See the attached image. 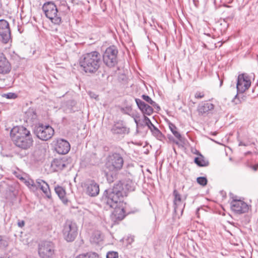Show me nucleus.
Here are the masks:
<instances>
[{
  "mask_svg": "<svg viewBox=\"0 0 258 258\" xmlns=\"http://www.w3.org/2000/svg\"><path fill=\"white\" fill-rule=\"evenodd\" d=\"M134 183L130 180H120L114 184L112 188L106 189L103 195V200L110 207L114 209L111 218L114 222L122 220L125 216L123 206V198L128 191L135 190Z\"/></svg>",
  "mask_w": 258,
  "mask_h": 258,
  "instance_id": "1",
  "label": "nucleus"
},
{
  "mask_svg": "<svg viewBox=\"0 0 258 258\" xmlns=\"http://www.w3.org/2000/svg\"><path fill=\"white\" fill-rule=\"evenodd\" d=\"M10 136L14 144L22 149H28L33 145L30 132L23 126L14 127L11 131Z\"/></svg>",
  "mask_w": 258,
  "mask_h": 258,
  "instance_id": "2",
  "label": "nucleus"
},
{
  "mask_svg": "<svg viewBox=\"0 0 258 258\" xmlns=\"http://www.w3.org/2000/svg\"><path fill=\"white\" fill-rule=\"evenodd\" d=\"M102 64L101 55L97 51H93L82 55L79 59V64L86 73L95 74Z\"/></svg>",
  "mask_w": 258,
  "mask_h": 258,
  "instance_id": "3",
  "label": "nucleus"
},
{
  "mask_svg": "<svg viewBox=\"0 0 258 258\" xmlns=\"http://www.w3.org/2000/svg\"><path fill=\"white\" fill-rule=\"evenodd\" d=\"M42 10L46 17L51 20L54 24L58 25L61 23V19L56 5L52 2L45 3L43 7Z\"/></svg>",
  "mask_w": 258,
  "mask_h": 258,
  "instance_id": "4",
  "label": "nucleus"
},
{
  "mask_svg": "<svg viewBox=\"0 0 258 258\" xmlns=\"http://www.w3.org/2000/svg\"><path fill=\"white\" fill-rule=\"evenodd\" d=\"M62 234L68 242H72L78 235V227L76 223L67 220L63 226Z\"/></svg>",
  "mask_w": 258,
  "mask_h": 258,
  "instance_id": "5",
  "label": "nucleus"
},
{
  "mask_svg": "<svg viewBox=\"0 0 258 258\" xmlns=\"http://www.w3.org/2000/svg\"><path fill=\"white\" fill-rule=\"evenodd\" d=\"M123 163L121 155L119 153H113L108 156L106 165L109 170L116 171L122 168Z\"/></svg>",
  "mask_w": 258,
  "mask_h": 258,
  "instance_id": "6",
  "label": "nucleus"
},
{
  "mask_svg": "<svg viewBox=\"0 0 258 258\" xmlns=\"http://www.w3.org/2000/svg\"><path fill=\"white\" fill-rule=\"evenodd\" d=\"M55 253L54 244L50 241H43L38 244V254L41 258H53Z\"/></svg>",
  "mask_w": 258,
  "mask_h": 258,
  "instance_id": "7",
  "label": "nucleus"
},
{
  "mask_svg": "<svg viewBox=\"0 0 258 258\" xmlns=\"http://www.w3.org/2000/svg\"><path fill=\"white\" fill-rule=\"evenodd\" d=\"M118 50L115 46L106 48L103 55L104 63L108 67L112 68L117 63Z\"/></svg>",
  "mask_w": 258,
  "mask_h": 258,
  "instance_id": "8",
  "label": "nucleus"
},
{
  "mask_svg": "<svg viewBox=\"0 0 258 258\" xmlns=\"http://www.w3.org/2000/svg\"><path fill=\"white\" fill-rule=\"evenodd\" d=\"M34 133L39 139L42 141H47L52 137L54 131L49 125H44L41 124L35 127Z\"/></svg>",
  "mask_w": 258,
  "mask_h": 258,
  "instance_id": "9",
  "label": "nucleus"
},
{
  "mask_svg": "<svg viewBox=\"0 0 258 258\" xmlns=\"http://www.w3.org/2000/svg\"><path fill=\"white\" fill-rule=\"evenodd\" d=\"M230 202V208L236 214H241L248 211L249 206L244 201L238 199L237 196L233 197Z\"/></svg>",
  "mask_w": 258,
  "mask_h": 258,
  "instance_id": "10",
  "label": "nucleus"
},
{
  "mask_svg": "<svg viewBox=\"0 0 258 258\" xmlns=\"http://www.w3.org/2000/svg\"><path fill=\"white\" fill-rule=\"evenodd\" d=\"M251 85L250 79L246 74H240L238 76L236 88L238 93H243Z\"/></svg>",
  "mask_w": 258,
  "mask_h": 258,
  "instance_id": "11",
  "label": "nucleus"
},
{
  "mask_svg": "<svg viewBox=\"0 0 258 258\" xmlns=\"http://www.w3.org/2000/svg\"><path fill=\"white\" fill-rule=\"evenodd\" d=\"M11 38L9 23L4 19L0 20V41L7 43Z\"/></svg>",
  "mask_w": 258,
  "mask_h": 258,
  "instance_id": "12",
  "label": "nucleus"
},
{
  "mask_svg": "<svg viewBox=\"0 0 258 258\" xmlns=\"http://www.w3.org/2000/svg\"><path fill=\"white\" fill-rule=\"evenodd\" d=\"M86 193L88 196L94 197L99 193V184L94 180H87L84 183Z\"/></svg>",
  "mask_w": 258,
  "mask_h": 258,
  "instance_id": "13",
  "label": "nucleus"
},
{
  "mask_svg": "<svg viewBox=\"0 0 258 258\" xmlns=\"http://www.w3.org/2000/svg\"><path fill=\"white\" fill-rule=\"evenodd\" d=\"M55 150L59 154H66L70 150V145L64 139H58L55 144Z\"/></svg>",
  "mask_w": 258,
  "mask_h": 258,
  "instance_id": "14",
  "label": "nucleus"
},
{
  "mask_svg": "<svg viewBox=\"0 0 258 258\" xmlns=\"http://www.w3.org/2000/svg\"><path fill=\"white\" fill-rule=\"evenodd\" d=\"M38 189H41L47 198H51V195L49 186L46 181L40 178L36 179V190Z\"/></svg>",
  "mask_w": 258,
  "mask_h": 258,
  "instance_id": "15",
  "label": "nucleus"
},
{
  "mask_svg": "<svg viewBox=\"0 0 258 258\" xmlns=\"http://www.w3.org/2000/svg\"><path fill=\"white\" fill-rule=\"evenodd\" d=\"M113 134H128L129 130L126 127L123 121L115 122L111 129Z\"/></svg>",
  "mask_w": 258,
  "mask_h": 258,
  "instance_id": "16",
  "label": "nucleus"
},
{
  "mask_svg": "<svg viewBox=\"0 0 258 258\" xmlns=\"http://www.w3.org/2000/svg\"><path fill=\"white\" fill-rule=\"evenodd\" d=\"M214 105L210 102H203L199 104L198 111L199 114L202 116H206L210 111L213 110Z\"/></svg>",
  "mask_w": 258,
  "mask_h": 258,
  "instance_id": "17",
  "label": "nucleus"
},
{
  "mask_svg": "<svg viewBox=\"0 0 258 258\" xmlns=\"http://www.w3.org/2000/svg\"><path fill=\"white\" fill-rule=\"evenodd\" d=\"M135 101L138 108L144 115L145 114L147 115H150L152 114L153 112V109L151 106L146 104L144 101L138 98H136Z\"/></svg>",
  "mask_w": 258,
  "mask_h": 258,
  "instance_id": "18",
  "label": "nucleus"
},
{
  "mask_svg": "<svg viewBox=\"0 0 258 258\" xmlns=\"http://www.w3.org/2000/svg\"><path fill=\"white\" fill-rule=\"evenodd\" d=\"M11 70V65L3 53L0 54V73L7 74Z\"/></svg>",
  "mask_w": 258,
  "mask_h": 258,
  "instance_id": "19",
  "label": "nucleus"
},
{
  "mask_svg": "<svg viewBox=\"0 0 258 258\" xmlns=\"http://www.w3.org/2000/svg\"><path fill=\"white\" fill-rule=\"evenodd\" d=\"M67 164V161L63 159H55L52 163V166L55 167L56 170H63Z\"/></svg>",
  "mask_w": 258,
  "mask_h": 258,
  "instance_id": "20",
  "label": "nucleus"
},
{
  "mask_svg": "<svg viewBox=\"0 0 258 258\" xmlns=\"http://www.w3.org/2000/svg\"><path fill=\"white\" fill-rule=\"evenodd\" d=\"M151 132L152 135L155 137L157 140L161 141H163L165 139V136L159 130L157 127H152Z\"/></svg>",
  "mask_w": 258,
  "mask_h": 258,
  "instance_id": "21",
  "label": "nucleus"
},
{
  "mask_svg": "<svg viewBox=\"0 0 258 258\" xmlns=\"http://www.w3.org/2000/svg\"><path fill=\"white\" fill-rule=\"evenodd\" d=\"M194 161L199 166L205 167L209 165V162L202 155L200 157H196Z\"/></svg>",
  "mask_w": 258,
  "mask_h": 258,
  "instance_id": "22",
  "label": "nucleus"
},
{
  "mask_svg": "<svg viewBox=\"0 0 258 258\" xmlns=\"http://www.w3.org/2000/svg\"><path fill=\"white\" fill-rule=\"evenodd\" d=\"M184 206L185 204L183 203L182 201L174 202V212L177 214H178V213H180L181 215L183 213Z\"/></svg>",
  "mask_w": 258,
  "mask_h": 258,
  "instance_id": "23",
  "label": "nucleus"
},
{
  "mask_svg": "<svg viewBox=\"0 0 258 258\" xmlns=\"http://www.w3.org/2000/svg\"><path fill=\"white\" fill-rule=\"evenodd\" d=\"M54 190L58 197L64 203L66 200L65 190L61 186L58 185L55 187Z\"/></svg>",
  "mask_w": 258,
  "mask_h": 258,
  "instance_id": "24",
  "label": "nucleus"
},
{
  "mask_svg": "<svg viewBox=\"0 0 258 258\" xmlns=\"http://www.w3.org/2000/svg\"><path fill=\"white\" fill-rule=\"evenodd\" d=\"M27 120L33 121L37 118V114L33 108H29L25 113Z\"/></svg>",
  "mask_w": 258,
  "mask_h": 258,
  "instance_id": "25",
  "label": "nucleus"
},
{
  "mask_svg": "<svg viewBox=\"0 0 258 258\" xmlns=\"http://www.w3.org/2000/svg\"><path fill=\"white\" fill-rule=\"evenodd\" d=\"M169 127L174 136L179 140L181 141L182 137L180 134L177 131V127L171 122H169Z\"/></svg>",
  "mask_w": 258,
  "mask_h": 258,
  "instance_id": "26",
  "label": "nucleus"
},
{
  "mask_svg": "<svg viewBox=\"0 0 258 258\" xmlns=\"http://www.w3.org/2000/svg\"><path fill=\"white\" fill-rule=\"evenodd\" d=\"M142 98L158 110L160 109L159 106L155 101H153L148 95H142Z\"/></svg>",
  "mask_w": 258,
  "mask_h": 258,
  "instance_id": "27",
  "label": "nucleus"
},
{
  "mask_svg": "<svg viewBox=\"0 0 258 258\" xmlns=\"http://www.w3.org/2000/svg\"><path fill=\"white\" fill-rule=\"evenodd\" d=\"M76 258H99V255L95 252H88L78 255Z\"/></svg>",
  "mask_w": 258,
  "mask_h": 258,
  "instance_id": "28",
  "label": "nucleus"
},
{
  "mask_svg": "<svg viewBox=\"0 0 258 258\" xmlns=\"http://www.w3.org/2000/svg\"><path fill=\"white\" fill-rule=\"evenodd\" d=\"M26 185L29 187L30 189L33 191H36V181L35 182L32 180H28L25 181Z\"/></svg>",
  "mask_w": 258,
  "mask_h": 258,
  "instance_id": "29",
  "label": "nucleus"
},
{
  "mask_svg": "<svg viewBox=\"0 0 258 258\" xmlns=\"http://www.w3.org/2000/svg\"><path fill=\"white\" fill-rule=\"evenodd\" d=\"M77 102L74 100H69L67 102V106L71 111H75L74 107L76 106Z\"/></svg>",
  "mask_w": 258,
  "mask_h": 258,
  "instance_id": "30",
  "label": "nucleus"
},
{
  "mask_svg": "<svg viewBox=\"0 0 258 258\" xmlns=\"http://www.w3.org/2000/svg\"><path fill=\"white\" fill-rule=\"evenodd\" d=\"M197 182L203 186H205L207 184V179L205 177H199L197 179Z\"/></svg>",
  "mask_w": 258,
  "mask_h": 258,
  "instance_id": "31",
  "label": "nucleus"
},
{
  "mask_svg": "<svg viewBox=\"0 0 258 258\" xmlns=\"http://www.w3.org/2000/svg\"><path fill=\"white\" fill-rule=\"evenodd\" d=\"M144 117L145 124L150 129V130L152 129V127H155V126L151 122L150 119L148 117L144 115Z\"/></svg>",
  "mask_w": 258,
  "mask_h": 258,
  "instance_id": "32",
  "label": "nucleus"
},
{
  "mask_svg": "<svg viewBox=\"0 0 258 258\" xmlns=\"http://www.w3.org/2000/svg\"><path fill=\"white\" fill-rule=\"evenodd\" d=\"M3 97H5L7 99H15L17 97V95L14 93H8L3 94L2 95Z\"/></svg>",
  "mask_w": 258,
  "mask_h": 258,
  "instance_id": "33",
  "label": "nucleus"
},
{
  "mask_svg": "<svg viewBox=\"0 0 258 258\" xmlns=\"http://www.w3.org/2000/svg\"><path fill=\"white\" fill-rule=\"evenodd\" d=\"M92 236L94 237V239H96L94 240L95 242H98L101 240V234L100 232L97 231L94 232Z\"/></svg>",
  "mask_w": 258,
  "mask_h": 258,
  "instance_id": "34",
  "label": "nucleus"
},
{
  "mask_svg": "<svg viewBox=\"0 0 258 258\" xmlns=\"http://www.w3.org/2000/svg\"><path fill=\"white\" fill-rule=\"evenodd\" d=\"M118 253L113 251H109L106 254L107 258H118Z\"/></svg>",
  "mask_w": 258,
  "mask_h": 258,
  "instance_id": "35",
  "label": "nucleus"
},
{
  "mask_svg": "<svg viewBox=\"0 0 258 258\" xmlns=\"http://www.w3.org/2000/svg\"><path fill=\"white\" fill-rule=\"evenodd\" d=\"M7 241L0 235V248H5L7 246Z\"/></svg>",
  "mask_w": 258,
  "mask_h": 258,
  "instance_id": "36",
  "label": "nucleus"
},
{
  "mask_svg": "<svg viewBox=\"0 0 258 258\" xmlns=\"http://www.w3.org/2000/svg\"><path fill=\"white\" fill-rule=\"evenodd\" d=\"M173 196L174 197V202H179L180 201H182L181 196L180 195V194L178 193V192L176 190H174L173 191Z\"/></svg>",
  "mask_w": 258,
  "mask_h": 258,
  "instance_id": "37",
  "label": "nucleus"
},
{
  "mask_svg": "<svg viewBox=\"0 0 258 258\" xmlns=\"http://www.w3.org/2000/svg\"><path fill=\"white\" fill-rule=\"evenodd\" d=\"M106 176L107 180L109 183L113 182L114 178H115V175H113L112 174L107 173Z\"/></svg>",
  "mask_w": 258,
  "mask_h": 258,
  "instance_id": "38",
  "label": "nucleus"
},
{
  "mask_svg": "<svg viewBox=\"0 0 258 258\" xmlns=\"http://www.w3.org/2000/svg\"><path fill=\"white\" fill-rule=\"evenodd\" d=\"M125 240L128 244H131L134 240V237L132 235L128 236Z\"/></svg>",
  "mask_w": 258,
  "mask_h": 258,
  "instance_id": "39",
  "label": "nucleus"
},
{
  "mask_svg": "<svg viewBox=\"0 0 258 258\" xmlns=\"http://www.w3.org/2000/svg\"><path fill=\"white\" fill-rule=\"evenodd\" d=\"M204 96V94L202 92H197L196 93L195 97L196 98L200 99L202 98Z\"/></svg>",
  "mask_w": 258,
  "mask_h": 258,
  "instance_id": "40",
  "label": "nucleus"
},
{
  "mask_svg": "<svg viewBox=\"0 0 258 258\" xmlns=\"http://www.w3.org/2000/svg\"><path fill=\"white\" fill-rule=\"evenodd\" d=\"M18 226L20 227V228H22L25 225V222L24 220H19L18 221Z\"/></svg>",
  "mask_w": 258,
  "mask_h": 258,
  "instance_id": "41",
  "label": "nucleus"
},
{
  "mask_svg": "<svg viewBox=\"0 0 258 258\" xmlns=\"http://www.w3.org/2000/svg\"><path fill=\"white\" fill-rule=\"evenodd\" d=\"M239 146H247V144H246L243 143L242 142L240 141L239 143Z\"/></svg>",
  "mask_w": 258,
  "mask_h": 258,
  "instance_id": "42",
  "label": "nucleus"
},
{
  "mask_svg": "<svg viewBox=\"0 0 258 258\" xmlns=\"http://www.w3.org/2000/svg\"><path fill=\"white\" fill-rule=\"evenodd\" d=\"M257 166H253L252 167V169L253 170L256 171L257 170Z\"/></svg>",
  "mask_w": 258,
  "mask_h": 258,
  "instance_id": "43",
  "label": "nucleus"
},
{
  "mask_svg": "<svg viewBox=\"0 0 258 258\" xmlns=\"http://www.w3.org/2000/svg\"><path fill=\"white\" fill-rule=\"evenodd\" d=\"M134 120H135V122L137 124H138V121L137 119L136 118H135V119H134Z\"/></svg>",
  "mask_w": 258,
  "mask_h": 258,
  "instance_id": "44",
  "label": "nucleus"
},
{
  "mask_svg": "<svg viewBox=\"0 0 258 258\" xmlns=\"http://www.w3.org/2000/svg\"><path fill=\"white\" fill-rule=\"evenodd\" d=\"M21 179H24L23 177L20 178Z\"/></svg>",
  "mask_w": 258,
  "mask_h": 258,
  "instance_id": "45",
  "label": "nucleus"
},
{
  "mask_svg": "<svg viewBox=\"0 0 258 258\" xmlns=\"http://www.w3.org/2000/svg\"><path fill=\"white\" fill-rule=\"evenodd\" d=\"M237 95H235V99L236 98V97H237Z\"/></svg>",
  "mask_w": 258,
  "mask_h": 258,
  "instance_id": "46",
  "label": "nucleus"
},
{
  "mask_svg": "<svg viewBox=\"0 0 258 258\" xmlns=\"http://www.w3.org/2000/svg\"><path fill=\"white\" fill-rule=\"evenodd\" d=\"M257 203H258V200H257Z\"/></svg>",
  "mask_w": 258,
  "mask_h": 258,
  "instance_id": "47",
  "label": "nucleus"
}]
</instances>
